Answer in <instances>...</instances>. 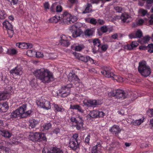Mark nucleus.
<instances>
[{"label":"nucleus","mask_w":153,"mask_h":153,"mask_svg":"<svg viewBox=\"0 0 153 153\" xmlns=\"http://www.w3.org/2000/svg\"><path fill=\"white\" fill-rule=\"evenodd\" d=\"M93 43L94 46L99 47L100 45V41L98 39H95L93 40Z\"/></svg>","instance_id":"41"},{"label":"nucleus","mask_w":153,"mask_h":153,"mask_svg":"<svg viewBox=\"0 0 153 153\" xmlns=\"http://www.w3.org/2000/svg\"><path fill=\"white\" fill-rule=\"evenodd\" d=\"M70 37H67L64 35H62L60 37V41H65L68 40Z\"/></svg>","instance_id":"53"},{"label":"nucleus","mask_w":153,"mask_h":153,"mask_svg":"<svg viewBox=\"0 0 153 153\" xmlns=\"http://www.w3.org/2000/svg\"><path fill=\"white\" fill-rule=\"evenodd\" d=\"M149 49L148 51L150 53H153V44H149L148 46Z\"/></svg>","instance_id":"52"},{"label":"nucleus","mask_w":153,"mask_h":153,"mask_svg":"<svg viewBox=\"0 0 153 153\" xmlns=\"http://www.w3.org/2000/svg\"><path fill=\"white\" fill-rule=\"evenodd\" d=\"M150 39V37L148 35L144 36L143 39L140 40V42L141 44L147 43Z\"/></svg>","instance_id":"31"},{"label":"nucleus","mask_w":153,"mask_h":153,"mask_svg":"<svg viewBox=\"0 0 153 153\" xmlns=\"http://www.w3.org/2000/svg\"><path fill=\"white\" fill-rule=\"evenodd\" d=\"M122 21L123 22H128L131 20V16L128 13H123L120 18Z\"/></svg>","instance_id":"17"},{"label":"nucleus","mask_w":153,"mask_h":153,"mask_svg":"<svg viewBox=\"0 0 153 153\" xmlns=\"http://www.w3.org/2000/svg\"><path fill=\"white\" fill-rule=\"evenodd\" d=\"M16 47L22 49H27L31 48L33 45L30 43H26L25 42H18L16 44Z\"/></svg>","instance_id":"15"},{"label":"nucleus","mask_w":153,"mask_h":153,"mask_svg":"<svg viewBox=\"0 0 153 153\" xmlns=\"http://www.w3.org/2000/svg\"><path fill=\"white\" fill-rule=\"evenodd\" d=\"M73 54L76 59L82 61L86 62L88 61H90L92 64L95 63L94 61L88 56L82 55L81 54L76 52H74Z\"/></svg>","instance_id":"6"},{"label":"nucleus","mask_w":153,"mask_h":153,"mask_svg":"<svg viewBox=\"0 0 153 153\" xmlns=\"http://www.w3.org/2000/svg\"><path fill=\"white\" fill-rule=\"evenodd\" d=\"M150 25H153V14L151 15L149 17H148Z\"/></svg>","instance_id":"54"},{"label":"nucleus","mask_w":153,"mask_h":153,"mask_svg":"<svg viewBox=\"0 0 153 153\" xmlns=\"http://www.w3.org/2000/svg\"><path fill=\"white\" fill-rule=\"evenodd\" d=\"M108 46L107 45H102L101 47V49L102 50L104 51H105L107 49Z\"/></svg>","instance_id":"61"},{"label":"nucleus","mask_w":153,"mask_h":153,"mask_svg":"<svg viewBox=\"0 0 153 153\" xmlns=\"http://www.w3.org/2000/svg\"><path fill=\"white\" fill-rule=\"evenodd\" d=\"M147 19L146 18L144 19H140L137 22V24L138 25H141L143 24L145 21H147Z\"/></svg>","instance_id":"48"},{"label":"nucleus","mask_w":153,"mask_h":153,"mask_svg":"<svg viewBox=\"0 0 153 153\" xmlns=\"http://www.w3.org/2000/svg\"><path fill=\"white\" fill-rule=\"evenodd\" d=\"M44 6L46 9H48L49 8L50 5L48 2H45L44 4Z\"/></svg>","instance_id":"59"},{"label":"nucleus","mask_w":153,"mask_h":153,"mask_svg":"<svg viewBox=\"0 0 153 153\" xmlns=\"http://www.w3.org/2000/svg\"><path fill=\"white\" fill-rule=\"evenodd\" d=\"M4 27L6 28V30L12 29L13 28L12 25L7 21H4L3 23Z\"/></svg>","instance_id":"30"},{"label":"nucleus","mask_w":153,"mask_h":153,"mask_svg":"<svg viewBox=\"0 0 153 153\" xmlns=\"http://www.w3.org/2000/svg\"><path fill=\"white\" fill-rule=\"evenodd\" d=\"M7 15L4 11L3 10H1L0 11V19H4Z\"/></svg>","instance_id":"50"},{"label":"nucleus","mask_w":153,"mask_h":153,"mask_svg":"<svg viewBox=\"0 0 153 153\" xmlns=\"http://www.w3.org/2000/svg\"><path fill=\"white\" fill-rule=\"evenodd\" d=\"M101 145L100 143H98L96 145L93 147L91 151L92 153H100L101 150Z\"/></svg>","instance_id":"23"},{"label":"nucleus","mask_w":153,"mask_h":153,"mask_svg":"<svg viewBox=\"0 0 153 153\" xmlns=\"http://www.w3.org/2000/svg\"><path fill=\"white\" fill-rule=\"evenodd\" d=\"M7 30L10 37L11 38L13 35L14 32L13 28L12 29H9Z\"/></svg>","instance_id":"51"},{"label":"nucleus","mask_w":153,"mask_h":153,"mask_svg":"<svg viewBox=\"0 0 153 153\" xmlns=\"http://www.w3.org/2000/svg\"><path fill=\"white\" fill-rule=\"evenodd\" d=\"M91 8L92 6L91 4H88L85 10L82 12V13L85 14L89 13L91 11Z\"/></svg>","instance_id":"44"},{"label":"nucleus","mask_w":153,"mask_h":153,"mask_svg":"<svg viewBox=\"0 0 153 153\" xmlns=\"http://www.w3.org/2000/svg\"><path fill=\"white\" fill-rule=\"evenodd\" d=\"M38 122L34 119H32L30 120L29 126L31 128H33L35 127L36 125L38 124Z\"/></svg>","instance_id":"36"},{"label":"nucleus","mask_w":153,"mask_h":153,"mask_svg":"<svg viewBox=\"0 0 153 153\" xmlns=\"http://www.w3.org/2000/svg\"><path fill=\"white\" fill-rule=\"evenodd\" d=\"M136 35L134 33H132L129 35L131 39L141 37L142 36V33L140 30H138L136 33Z\"/></svg>","instance_id":"22"},{"label":"nucleus","mask_w":153,"mask_h":153,"mask_svg":"<svg viewBox=\"0 0 153 153\" xmlns=\"http://www.w3.org/2000/svg\"><path fill=\"white\" fill-rule=\"evenodd\" d=\"M89 22L91 24L95 25L97 24V22L95 19L94 18H92L90 19Z\"/></svg>","instance_id":"58"},{"label":"nucleus","mask_w":153,"mask_h":153,"mask_svg":"<svg viewBox=\"0 0 153 153\" xmlns=\"http://www.w3.org/2000/svg\"><path fill=\"white\" fill-rule=\"evenodd\" d=\"M22 70V68L20 66L18 65L16 67L11 70L10 71V72L13 75H20V73Z\"/></svg>","instance_id":"18"},{"label":"nucleus","mask_w":153,"mask_h":153,"mask_svg":"<svg viewBox=\"0 0 153 153\" xmlns=\"http://www.w3.org/2000/svg\"><path fill=\"white\" fill-rule=\"evenodd\" d=\"M36 103L38 106L46 110L50 109L51 108V102L45 99H42V100L37 102Z\"/></svg>","instance_id":"10"},{"label":"nucleus","mask_w":153,"mask_h":153,"mask_svg":"<svg viewBox=\"0 0 153 153\" xmlns=\"http://www.w3.org/2000/svg\"><path fill=\"white\" fill-rule=\"evenodd\" d=\"M36 82V81L35 79H33L30 82V84L32 86H35V84Z\"/></svg>","instance_id":"64"},{"label":"nucleus","mask_w":153,"mask_h":153,"mask_svg":"<svg viewBox=\"0 0 153 153\" xmlns=\"http://www.w3.org/2000/svg\"><path fill=\"white\" fill-rule=\"evenodd\" d=\"M98 111L94 110L90 112L89 115L91 118H98Z\"/></svg>","instance_id":"34"},{"label":"nucleus","mask_w":153,"mask_h":153,"mask_svg":"<svg viewBox=\"0 0 153 153\" xmlns=\"http://www.w3.org/2000/svg\"><path fill=\"white\" fill-rule=\"evenodd\" d=\"M34 75L44 83H48L53 80L52 73L44 68L37 69L33 72Z\"/></svg>","instance_id":"2"},{"label":"nucleus","mask_w":153,"mask_h":153,"mask_svg":"<svg viewBox=\"0 0 153 153\" xmlns=\"http://www.w3.org/2000/svg\"><path fill=\"white\" fill-rule=\"evenodd\" d=\"M51 127V124L50 123H46L43 125L41 127V129L43 131L47 130Z\"/></svg>","instance_id":"35"},{"label":"nucleus","mask_w":153,"mask_h":153,"mask_svg":"<svg viewBox=\"0 0 153 153\" xmlns=\"http://www.w3.org/2000/svg\"><path fill=\"white\" fill-rule=\"evenodd\" d=\"M42 153H50V148L44 147L42 151Z\"/></svg>","instance_id":"57"},{"label":"nucleus","mask_w":153,"mask_h":153,"mask_svg":"<svg viewBox=\"0 0 153 153\" xmlns=\"http://www.w3.org/2000/svg\"><path fill=\"white\" fill-rule=\"evenodd\" d=\"M78 137V134L76 133L73 135L70 140L69 146L71 148L74 150L76 149L79 147L77 141Z\"/></svg>","instance_id":"8"},{"label":"nucleus","mask_w":153,"mask_h":153,"mask_svg":"<svg viewBox=\"0 0 153 153\" xmlns=\"http://www.w3.org/2000/svg\"><path fill=\"white\" fill-rule=\"evenodd\" d=\"M117 91L116 98L117 99H123L127 97V94L122 90L117 89Z\"/></svg>","instance_id":"12"},{"label":"nucleus","mask_w":153,"mask_h":153,"mask_svg":"<svg viewBox=\"0 0 153 153\" xmlns=\"http://www.w3.org/2000/svg\"><path fill=\"white\" fill-rule=\"evenodd\" d=\"M111 69V68L110 67H106L104 70L101 71V73L105 77L111 78L112 79L116 80L117 82H123V78L120 76L116 75L113 73L111 72L110 71Z\"/></svg>","instance_id":"3"},{"label":"nucleus","mask_w":153,"mask_h":153,"mask_svg":"<svg viewBox=\"0 0 153 153\" xmlns=\"http://www.w3.org/2000/svg\"><path fill=\"white\" fill-rule=\"evenodd\" d=\"M1 134L3 136L6 138H9L12 135L8 131H1Z\"/></svg>","instance_id":"37"},{"label":"nucleus","mask_w":153,"mask_h":153,"mask_svg":"<svg viewBox=\"0 0 153 153\" xmlns=\"http://www.w3.org/2000/svg\"><path fill=\"white\" fill-rule=\"evenodd\" d=\"M98 118L103 117L105 115V114L102 111H98Z\"/></svg>","instance_id":"56"},{"label":"nucleus","mask_w":153,"mask_h":153,"mask_svg":"<svg viewBox=\"0 0 153 153\" xmlns=\"http://www.w3.org/2000/svg\"><path fill=\"white\" fill-rule=\"evenodd\" d=\"M58 3L57 2H56L52 4L50 8L52 12H54L56 11V12H60L62 11V7L58 5Z\"/></svg>","instance_id":"13"},{"label":"nucleus","mask_w":153,"mask_h":153,"mask_svg":"<svg viewBox=\"0 0 153 153\" xmlns=\"http://www.w3.org/2000/svg\"><path fill=\"white\" fill-rule=\"evenodd\" d=\"M147 114L150 117H153V109H149L148 110L147 112ZM150 126L151 129L153 130V119H152L150 121Z\"/></svg>","instance_id":"26"},{"label":"nucleus","mask_w":153,"mask_h":153,"mask_svg":"<svg viewBox=\"0 0 153 153\" xmlns=\"http://www.w3.org/2000/svg\"><path fill=\"white\" fill-rule=\"evenodd\" d=\"M110 27H109L104 26L101 27L100 30L103 33H106L108 31H110Z\"/></svg>","instance_id":"40"},{"label":"nucleus","mask_w":153,"mask_h":153,"mask_svg":"<svg viewBox=\"0 0 153 153\" xmlns=\"http://www.w3.org/2000/svg\"><path fill=\"white\" fill-rule=\"evenodd\" d=\"M83 121L79 122L78 121L76 123V127L78 130L82 129L83 128Z\"/></svg>","instance_id":"28"},{"label":"nucleus","mask_w":153,"mask_h":153,"mask_svg":"<svg viewBox=\"0 0 153 153\" xmlns=\"http://www.w3.org/2000/svg\"><path fill=\"white\" fill-rule=\"evenodd\" d=\"M69 29L72 33V36L74 38L79 36L83 33L82 31L75 25L70 26Z\"/></svg>","instance_id":"9"},{"label":"nucleus","mask_w":153,"mask_h":153,"mask_svg":"<svg viewBox=\"0 0 153 153\" xmlns=\"http://www.w3.org/2000/svg\"><path fill=\"white\" fill-rule=\"evenodd\" d=\"M40 136L39 141L42 140L46 141V138L45 137V134L42 133H39Z\"/></svg>","instance_id":"46"},{"label":"nucleus","mask_w":153,"mask_h":153,"mask_svg":"<svg viewBox=\"0 0 153 153\" xmlns=\"http://www.w3.org/2000/svg\"><path fill=\"white\" fill-rule=\"evenodd\" d=\"M57 57L56 53H45V59H54L56 58Z\"/></svg>","instance_id":"21"},{"label":"nucleus","mask_w":153,"mask_h":153,"mask_svg":"<svg viewBox=\"0 0 153 153\" xmlns=\"http://www.w3.org/2000/svg\"><path fill=\"white\" fill-rule=\"evenodd\" d=\"M144 118L143 117L139 119L135 120H133L131 122V123L134 126H139L144 121Z\"/></svg>","instance_id":"20"},{"label":"nucleus","mask_w":153,"mask_h":153,"mask_svg":"<svg viewBox=\"0 0 153 153\" xmlns=\"http://www.w3.org/2000/svg\"><path fill=\"white\" fill-rule=\"evenodd\" d=\"M72 87L71 85H67L66 86L62 87L59 90V92L61 97H65L69 95L70 94V88Z\"/></svg>","instance_id":"7"},{"label":"nucleus","mask_w":153,"mask_h":153,"mask_svg":"<svg viewBox=\"0 0 153 153\" xmlns=\"http://www.w3.org/2000/svg\"><path fill=\"white\" fill-rule=\"evenodd\" d=\"M117 89L113 91H111L108 93V96L109 97H112L115 96L117 94Z\"/></svg>","instance_id":"45"},{"label":"nucleus","mask_w":153,"mask_h":153,"mask_svg":"<svg viewBox=\"0 0 153 153\" xmlns=\"http://www.w3.org/2000/svg\"><path fill=\"white\" fill-rule=\"evenodd\" d=\"M90 135V134H88L87 137L85 138V141L86 143H88L89 142Z\"/></svg>","instance_id":"62"},{"label":"nucleus","mask_w":153,"mask_h":153,"mask_svg":"<svg viewBox=\"0 0 153 153\" xmlns=\"http://www.w3.org/2000/svg\"><path fill=\"white\" fill-rule=\"evenodd\" d=\"M7 97V94L5 93L0 94V100H4Z\"/></svg>","instance_id":"49"},{"label":"nucleus","mask_w":153,"mask_h":153,"mask_svg":"<svg viewBox=\"0 0 153 153\" xmlns=\"http://www.w3.org/2000/svg\"><path fill=\"white\" fill-rule=\"evenodd\" d=\"M60 43L62 45L65 47H68L70 44L68 40L60 41Z\"/></svg>","instance_id":"43"},{"label":"nucleus","mask_w":153,"mask_h":153,"mask_svg":"<svg viewBox=\"0 0 153 153\" xmlns=\"http://www.w3.org/2000/svg\"><path fill=\"white\" fill-rule=\"evenodd\" d=\"M139 45L137 42L135 41L131 42L130 45H127L124 46V48L128 50H131L133 48L137 47Z\"/></svg>","instance_id":"19"},{"label":"nucleus","mask_w":153,"mask_h":153,"mask_svg":"<svg viewBox=\"0 0 153 153\" xmlns=\"http://www.w3.org/2000/svg\"><path fill=\"white\" fill-rule=\"evenodd\" d=\"M9 107L7 104L6 103H4L2 105L1 104V111L5 112L8 109Z\"/></svg>","instance_id":"33"},{"label":"nucleus","mask_w":153,"mask_h":153,"mask_svg":"<svg viewBox=\"0 0 153 153\" xmlns=\"http://www.w3.org/2000/svg\"><path fill=\"white\" fill-rule=\"evenodd\" d=\"M139 14L141 16H144L146 15L148 13L147 11L143 9H140L138 11Z\"/></svg>","instance_id":"38"},{"label":"nucleus","mask_w":153,"mask_h":153,"mask_svg":"<svg viewBox=\"0 0 153 153\" xmlns=\"http://www.w3.org/2000/svg\"><path fill=\"white\" fill-rule=\"evenodd\" d=\"M26 109V105H22L11 114V117L12 118H16L18 117H25V112Z\"/></svg>","instance_id":"5"},{"label":"nucleus","mask_w":153,"mask_h":153,"mask_svg":"<svg viewBox=\"0 0 153 153\" xmlns=\"http://www.w3.org/2000/svg\"><path fill=\"white\" fill-rule=\"evenodd\" d=\"M36 51L32 50H28L27 52V55L30 57L35 56Z\"/></svg>","instance_id":"42"},{"label":"nucleus","mask_w":153,"mask_h":153,"mask_svg":"<svg viewBox=\"0 0 153 153\" xmlns=\"http://www.w3.org/2000/svg\"><path fill=\"white\" fill-rule=\"evenodd\" d=\"M77 19V17L72 16L68 12L65 11L59 16L56 15L49 19L51 23H56L60 20H62L65 24L68 25L76 21Z\"/></svg>","instance_id":"1"},{"label":"nucleus","mask_w":153,"mask_h":153,"mask_svg":"<svg viewBox=\"0 0 153 153\" xmlns=\"http://www.w3.org/2000/svg\"><path fill=\"white\" fill-rule=\"evenodd\" d=\"M50 149V153H63L62 150L57 147H52Z\"/></svg>","instance_id":"29"},{"label":"nucleus","mask_w":153,"mask_h":153,"mask_svg":"<svg viewBox=\"0 0 153 153\" xmlns=\"http://www.w3.org/2000/svg\"><path fill=\"white\" fill-rule=\"evenodd\" d=\"M30 135L31 136H34V138H31L32 141H39V137L40 136V134L39 132H36L34 133L31 132Z\"/></svg>","instance_id":"25"},{"label":"nucleus","mask_w":153,"mask_h":153,"mask_svg":"<svg viewBox=\"0 0 153 153\" xmlns=\"http://www.w3.org/2000/svg\"><path fill=\"white\" fill-rule=\"evenodd\" d=\"M18 53V51L15 48H11L7 50L6 53L10 55H14Z\"/></svg>","instance_id":"24"},{"label":"nucleus","mask_w":153,"mask_h":153,"mask_svg":"<svg viewBox=\"0 0 153 153\" xmlns=\"http://www.w3.org/2000/svg\"><path fill=\"white\" fill-rule=\"evenodd\" d=\"M138 70L141 74L145 77L149 76L151 73V69L147 65L145 61H142L139 63Z\"/></svg>","instance_id":"4"},{"label":"nucleus","mask_w":153,"mask_h":153,"mask_svg":"<svg viewBox=\"0 0 153 153\" xmlns=\"http://www.w3.org/2000/svg\"><path fill=\"white\" fill-rule=\"evenodd\" d=\"M109 131L113 134L117 135L120 132L121 129L118 125H115L110 128Z\"/></svg>","instance_id":"16"},{"label":"nucleus","mask_w":153,"mask_h":153,"mask_svg":"<svg viewBox=\"0 0 153 153\" xmlns=\"http://www.w3.org/2000/svg\"><path fill=\"white\" fill-rule=\"evenodd\" d=\"M94 33V31L92 29H88L84 32L85 35L87 36H92Z\"/></svg>","instance_id":"27"},{"label":"nucleus","mask_w":153,"mask_h":153,"mask_svg":"<svg viewBox=\"0 0 153 153\" xmlns=\"http://www.w3.org/2000/svg\"><path fill=\"white\" fill-rule=\"evenodd\" d=\"M70 120L71 122H72L73 123H76L78 121L74 117H71Z\"/></svg>","instance_id":"63"},{"label":"nucleus","mask_w":153,"mask_h":153,"mask_svg":"<svg viewBox=\"0 0 153 153\" xmlns=\"http://www.w3.org/2000/svg\"><path fill=\"white\" fill-rule=\"evenodd\" d=\"M68 79L69 81H72L75 83V84L77 83H79L80 80L75 74H73L72 73H70L69 74L68 77Z\"/></svg>","instance_id":"14"},{"label":"nucleus","mask_w":153,"mask_h":153,"mask_svg":"<svg viewBox=\"0 0 153 153\" xmlns=\"http://www.w3.org/2000/svg\"><path fill=\"white\" fill-rule=\"evenodd\" d=\"M114 9L117 12L121 13L122 10L121 7L117 6L114 7Z\"/></svg>","instance_id":"55"},{"label":"nucleus","mask_w":153,"mask_h":153,"mask_svg":"<svg viewBox=\"0 0 153 153\" xmlns=\"http://www.w3.org/2000/svg\"><path fill=\"white\" fill-rule=\"evenodd\" d=\"M53 110L56 112H61L63 109L62 106H59L57 104L53 103Z\"/></svg>","instance_id":"32"},{"label":"nucleus","mask_w":153,"mask_h":153,"mask_svg":"<svg viewBox=\"0 0 153 153\" xmlns=\"http://www.w3.org/2000/svg\"><path fill=\"white\" fill-rule=\"evenodd\" d=\"M76 110H77L79 111L82 113H83V110L81 108L79 105H78Z\"/></svg>","instance_id":"60"},{"label":"nucleus","mask_w":153,"mask_h":153,"mask_svg":"<svg viewBox=\"0 0 153 153\" xmlns=\"http://www.w3.org/2000/svg\"><path fill=\"white\" fill-rule=\"evenodd\" d=\"M45 53L41 51L36 52L35 56L37 58H44L45 59Z\"/></svg>","instance_id":"39"},{"label":"nucleus","mask_w":153,"mask_h":153,"mask_svg":"<svg viewBox=\"0 0 153 153\" xmlns=\"http://www.w3.org/2000/svg\"><path fill=\"white\" fill-rule=\"evenodd\" d=\"M83 102L84 105L88 107L99 105V102L96 100L85 99L84 100Z\"/></svg>","instance_id":"11"},{"label":"nucleus","mask_w":153,"mask_h":153,"mask_svg":"<svg viewBox=\"0 0 153 153\" xmlns=\"http://www.w3.org/2000/svg\"><path fill=\"white\" fill-rule=\"evenodd\" d=\"M84 48V46L82 45H79L75 47V50L78 51H80Z\"/></svg>","instance_id":"47"}]
</instances>
